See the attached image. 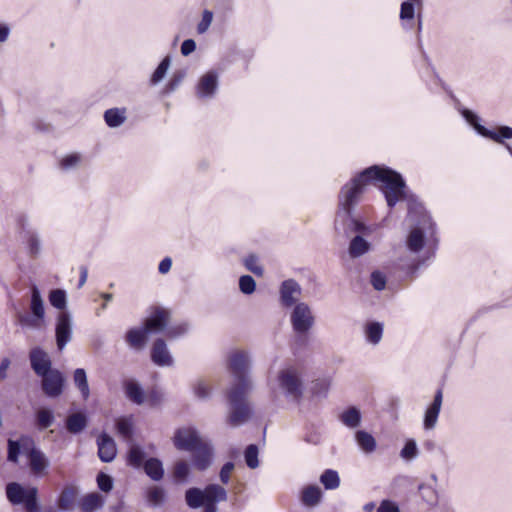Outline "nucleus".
<instances>
[{"label": "nucleus", "mask_w": 512, "mask_h": 512, "mask_svg": "<svg viewBox=\"0 0 512 512\" xmlns=\"http://www.w3.org/2000/svg\"><path fill=\"white\" fill-rule=\"evenodd\" d=\"M368 183H380L379 189L389 208H393L401 199L408 201L409 209H412V205L416 203L415 196L407 195L406 183L400 173L380 165L365 168L342 187L339 195L340 208L336 215L335 228L338 229V223L342 221L344 233L347 236L351 232L365 234L370 231L366 224L352 216L353 207Z\"/></svg>", "instance_id": "1"}, {"label": "nucleus", "mask_w": 512, "mask_h": 512, "mask_svg": "<svg viewBox=\"0 0 512 512\" xmlns=\"http://www.w3.org/2000/svg\"><path fill=\"white\" fill-rule=\"evenodd\" d=\"M250 358L247 352L238 350L230 354L228 369L234 382L226 390L225 397L229 407L227 423L231 427H239L253 416V408L247 397L253 389L250 377Z\"/></svg>", "instance_id": "2"}, {"label": "nucleus", "mask_w": 512, "mask_h": 512, "mask_svg": "<svg viewBox=\"0 0 512 512\" xmlns=\"http://www.w3.org/2000/svg\"><path fill=\"white\" fill-rule=\"evenodd\" d=\"M6 496L12 505H21L25 512H42L35 486L25 487L18 482H10L6 485Z\"/></svg>", "instance_id": "3"}, {"label": "nucleus", "mask_w": 512, "mask_h": 512, "mask_svg": "<svg viewBox=\"0 0 512 512\" xmlns=\"http://www.w3.org/2000/svg\"><path fill=\"white\" fill-rule=\"evenodd\" d=\"M461 114L482 137L488 138L496 143H504V140L512 139V127L510 126L501 125L497 130H491L480 123L479 116L473 111L464 108Z\"/></svg>", "instance_id": "4"}, {"label": "nucleus", "mask_w": 512, "mask_h": 512, "mask_svg": "<svg viewBox=\"0 0 512 512\" xmlns=\"http://www.w3.org/2000/svg\"><path fill=\"white\" fill-rule=\"evenodd\" d=\"M277 381L279 387L287 398L299 401L303 396V382L294 368L282 369L278 372Z\"/></svg>", "instance_id": "5"}, {"label": "nucleus", "mask_w": 512, "mask_h": 512, "mask_svg": "<svg viewBox=\"0 0 512 512\" xmlns=\"http://www.w3.org/2000/svg\"><path fill=\"white\" fill-rule=\"evenodd\" d=\"M16 223L23 243L25 244L28 256L31 259H37L42 251V243L39 233L27 228L28 217L23 213L16 216Z\"/></svg>", "instance_id": "6"}, {"label": "nucleus", "mask_w": 512, "mask_h": 512, "mask_svg": "<svg viewBox=\"0 0 512 512\" xmlns=\"http://www.w3.org/2000/svg\"><path fill=\"white\" fill-rule=\"evenodd\" d=\"M45 309L44 301L37 285L31 286V298H30V314L20 315L19 321L21 325L28 326L31 328H39L41 323L44 321Z\"/></svg>", "instance_id": "7"}, {"label": "nucleus", "mask_w": 512, "mask_h": 512, "mask_svg": "<svg viewBox=\"0 0 512 512\" xmlns=\"http://www.w3.org/2000/svg\"><path fill=\"white\" fill-rule=\"evenodd\" d=\"M290 321L295 333L307 334L315 323L311 308L305 302L297 303L290 315Z\"/></svg>", "instance_id": "8"}, {"label": "nucleus", "mask_w": 512, "mask_h": 512, "mask_svg": "<svg viewBox=\"0 0 512 512\" xmlns=\"http://www.w3.org/2000/svg\"><path fill=\"white\" fill-rule=\"evenodd\" d=\"M219 484H208L204 489L191 487L185 491V502L191 509L201 508L204 503L211 497L222 496L218 494Z\"/></svg>", "instance_id": "9"}, {"label": "nucleus", "mask_w": 512, "mask_h": 512, "mask_svg": "<svg viewBox=\"0 0 512 512\" xmlns=\"http://www.w3.org/2000/svg\"><path fill=\"white\" fill-rule=\"evenodd\" d=\"M173 444L177 450L192 451L203 440L195 427H180L175 430L172 438Z\"/></svg>", "instance_id": "10"}, {"label": "nucleus", "mask_w": 512, "mask_h": 512, "mask_svg": "<svg viewBox=\"0 0 512 512\" xmlns=\"http://www.w3.org/2000/svg\"><path fill=\"white\" fill-rule=\"evenodd\" d=\"M72 318L68 311L58 314L55 326V340L59 351H62L72 339Z\"/></svg>", "instance_id": "11"}, {"label": "nucleus", "mask_w": 512, "mask_h": 512, "mask_svg": "<svg viewBox=\"0 0 512 512\" xmlns=\"http://www.w3.org/2000/svg\"><path fill=\"white\" fill-rule=\"evenodd\" d=\"M40 378L41 389L47 397L57 398L63 393L66 379L60 370L54 369Z\"/></svg>", "instance_id": "12"}, {"label": "nucleus", "mask_w": 512, "mask_h": 512, "mask_svg": "<svg viewBox=\"0 0 512 512\" xmlns=\"http://www.w3.org/2000/svg\"><path fill=\"white\" fill-rule=\"evenodd\" d=\"M26 458L32 475L40 478L47 474L50 461L45 453L39 447H37L35 441L30 447Z\"/></svg>", "instance_id": "13"}, {"label": "nucleus", "mask_w": 512, "mask_h": 512, "mask_svg": "<svg viewBox=\"0 0 512 512\" xmlns=\"http://www.w3.org/2000/svg\"><path fill=\"white\" fill-rule=\"evenodd\" d=\"M30 366L34 373L38 376H46L47 373L53 371L52 361L48 353L41 347H34L29 352Z\"/></svg>", "instance_id": "14"}, {"label": "nucleus", "mask_w": 512, "mask_h": 512, "mask_svg": "<svg viewBox=\"0 0 512 512\" xmlns=\"http://www.w3.org/2000/svg\"><path fill=\"white\" fill-rule=\"evenodd\" d=\"M34 439L29 435H21L17 439H8L7 441V461L13 464L19 462L20 455H27Z\"/></svg>", "instance_id": "15"}, {"label": "nucleus", "mask_w": 512, "mask_h": 512, "mask_svg": "<svg viewBox=\"0 0 512 512\" xmlns=\"http://www.w3.org/2000/svg\"><path fill=\"white\" fill-rule=\"evenodd\" d=\"M302 288L300 284L294 279L284 280L280 284L279 294L280 302L283 307L289 308L295 306L298 298L301 296Z\"/></svg>", "instance_id": "16"}, {"label": "nucleus", "mask_w": 512, "mask_h": 512, "mask_svg": "<svg viewBox=\"0 0 512 512\" xmlns=\"http://www.w3.org/2000/svg\"><path fill=\"white\" fill-rule=\"evenodd\" d=\"M170 314L162 307H155L153 312L144 321V328L148 330L149 334L160 333L167 327Z\"/></svg>", "instance_id": "17"}, {"label": "nucleus", "mask_w": 512, "mask_h": 512, "mask_svg": "<svg viewBox=\"0 0 512 512\" xmlns=\"http://www.w3.org/2000/svg\"><path fill=\"white\" fill-rule=\"evenodd\" d=\"M191 452L193 453L192 463L197 470L205 471L211 466L213 459V448L209 443L202 441Z\"/></svg>", "instance_id": "18"}, {"label": "nucleus", "mask_w": 512, "mask_h": 512, "mask_svg": "<svg viewBox=\"0 0 512 512\" xmlns=\"http://www.w3.org/2000/svg\"><path fill=\"white\" fill-rule=\"evenodd\" d=\"M98 456L104 463L112 462L117 455V447L114 439L107 434L102 432L97 437Z\"/></svg>", "instance_id": "19"}, {"label": "nucleus", "mask_w": 512, "mask_h": 512, "mask_svg": "<svg viewBox=\"0 0 512 512\" xmlns=\"http://www.w3.org/2000/svg\"><path fill=\"white\" fill-rule=\"evenodd\" d=\"M442 401L443 392L442 389L439 388L434 395L432 403L428 406L424 414L423 425L426 430H431L435 427L441 410Z\"/></svg>", "instance_id": "20"}, {"label": "nucleus", "mask_w": 512, "mask_h": 512, "mask_svg": "<svg viewBox=\"0 0 512 512\" xmlns=\"http://www.w3.org/2000/svg\"><path fill=\"white\" fill-rule=\"evenodd\" d=\"M218 87V75L215 71H208L203 75L197 85V95L200 98L212 97Z\"/></svg>", "instance_id": "21"}, {"label": "nucleus", "mask_w": 512, "mask_h": 512, "mask_svg": "<svg viewBox=\"0 0 512 512\" xmlns=\"http://www.w3.org/2000/svg\"><path fill=\"white\" fill-rule=\"evenodd\" d=\"M151 359L156 365L161 367L171 366L173 364V359L164 339L157 338L154 341L151 349Z\"/></svg>", "instance_id": "22"}, {"label": "nucleus", "mask_w": 512, "mask_h": 512, "mask_svg": "<svg viewBox=\"0 0 512 512\" xmlns=\"http://www.w3.org/2000/svg\"><path fill=\"white\" fill-rule=\"evenodd\" d=\"M148 458L145 449L140 444L135 442L129 443L126 453V463L128 466L134 469H141Z\"/></svg>", "instance_id": "23"}, {"label": "nucleus", "mask_w": 512, "mask_h": 512, "mask_svg": "<svg viewBox=\"0 0 512 512\" xmlns=\"http://www.w3.org/2000/svg\"><path fill=\"white\" fill-rule=\"evenodd\" d=\"M89 418L85 412H76L67 416L65 420L66 430L74 435L84 431L88 426Z\"/></svg>", "instance_id": "24"}, {"label": "nucleus", "mask_w": 512, "mask_h": 512, "mask_svg": "<svg viewBox=\"0 0 512 512\" xmlns=\"http://www.w3.org/2000/svg\"><path fill=\"white\" fill-rule=\"evenodd\" d=\"M115 429L117 434L122 437L128 444L134 442L135 433L134 422L132 416H121L115 420Z\"/></svg>", "instance_id": "25"}, {"label": "nucleus", "mask_w": 512, "mask_h": 512, "mask_svg": "<svg viewBox=\"0 0 512 512\" xmlns=\"http://www.w3.org/2000/svg\"><path fill=\"white\" fill-rule=\"evenodd\" d=\"M141 469L155 482L161 481L165 474L163 462L157 457H149Z\"/></svg>", "instance_id": "26"}, {"label": "nucleus", "mask_w": 512, "mask_h": 512, "mask_svg": "<svg viewBox=\"0 0 512 512\" xmlns=\"http://www.w3.org/2000/svg\"><path fill=\"white\" fill-rule=\"evenodd\" d=\"M339 420L349 429H356L361 425L362 413L356 406H349L340 415Z\"/></svg>", "instance_id": "27"}, {"label": "nucleus", "mask_w": 512, "mask_h": 512, "mask_svg": "<svg viewBox=\"0 0 512 512\" xmlns=\"http://www.w3.org/2000/svg\"><path fill=\"white\" fill-rule=\"evenodd\" d=\"M124 390L126 397L137 405H141L145 401V392L142 386L135 380H126L124 382Z\"/></svg>", "instance_id": "28"}, {"label": "nucleus", "mask_w": 512, "mask_h": 512, "mask_svg": "<svg viewBox=\"0 0 512 512\" xmlns=\"http://www.w3.org/2000/svg\"><path fill=\"white\" fill-rule=\"evenodd\" d=\"M426 243V235L421 227L413 228L407 237V248L410 252H420Z\"/></svg>", "instance_id": "29"}, {"label": "nucleus", "mask_w": 512, "mask_h": 512, "mask_svg": "<svg viewBox=\"0 0 512 512\" xmlns=\"http://www.w3.org/2000/svg\"><path fill=\"white\" fill-rule=\"evenodd\" d=\"M145 498L150 507L158 508L164 505L167 495L162 486L153 485L147 488Z\"/></svg>", "instance_id": "30"}, {"label": "nucleus", "mask_w": 512, "mask_h": 512, "mask_svg": "<svg viewBox=\"0 0 512 512\" xmlns=\"http://www.w3.org/2000/svg\"><path fill=\"white\" fill-rule=\"evenodd\" d=\"M323 493L319 486L308 485L302 489L301 502L306 507L318 505L322 499Z\"/></svg>", "instance_id": "31"}, {"label": "nucleus", "mask_w": 512, "mask_h": 512, "mask_svg": "<svg viewBox=\"0 0 512 512\" xmlns=\"http://www.w3.org/2000/svg\"><path fill=\"white\" fill-rule=\"evenodd\" d=\"M148 330L144 326L131 328L126 332L125 340L133 348H142L148 340Z\"/></svg>", "instance_id": "32"}, {"label": "nucleus", "mask_w": 512, "mask_h": 512, "mask_svg": "<svg viewBox=\"0 0 512 512\" xmlns=\"http://www.w3.org/2000/svg\"><path fill=\"white\" fill-rule=\"evenodd\" d=\"M355 441L359 448L366 454L373 453L377 448V442L374 436L365 430H357L355 432Z\"/></svg>", "instance_id": "33"}, {"label": "nucleus", "mask_w": 512, "mask_h": 512, "mask_svg": "<svg viewBox=\"0 0 512 512\" xmlns=\"http://www.w3.org/2000/svg\"><path fill=\"white\" fill-rule=\"evenodd\" d=\"M371 249V244L366 239H364L361 235L354 236L348 247V253L351 258H359L369 252Z\"/></svg>", "instance_id": "34"}, {"label": "nucleus", "mask_w": 512, "mask_h": 512, "mask_svg": "<svg viewBox=\"0 0 512 512\" xmlns=\"http://www.w3.org/2000/svg\"><path fill=\"white\" fill-rule=\"evenodd\" d=\"M104 505V498L99 493H89L85 495L80 503L82 512H95Z\"/></svg>", "instance_id": "35"}, {"label": "nucleus", "mask_w": 512, "mask_h": 512, "mask_svg": "<svg viewBox=\"0 0 512 512\" xmlns=\"http://www.w3.org/2000/svg\"><path fill=\"white\" fill-rule=\"evenodd\" d=\"M125 108H110L104 112V120L108 127H120L126 120Z\"/></svg>", "instance_id": "36"}, {"label": "nucleus", "mask_w": 512, "mask_h": 512, "mask_svg": "<svg viewBox=\"0 0 512 512\" xmlns=\"http://www.w3.org/2000/svg\"><path fill=\"white\" fill-rule=\"evenodd\" d=\"M55 421L54 412L50 408H40L35 413V422L39 430H45L53 425Z\"/></svg>", "instance_id": "37"}, {"label": "nucleus", "mask_w": 512, "mask_h": 512, "mask_svg": "<svg viewBox=\"0 0 512 512\" xmlns=\"http://www.w3.org/2000/svg\"><path fill=\"white\" fill-rule=\"evenodd\" d=\"M75 386L79 389L84 400H87L90 395L89 384L87 380V373L83 368H77L73 374Z\"/></svg>", "instance_id": "38"}, {"label": "nucleus", "mask_w": 512, "mask_h": 512, "mask_svg": "<svg viewBox=\"0 0 512 512\" xmlns=\"http://www.w3.org/2000/svg\"><path fill=\"white\" fill-rule=\"evenodd\" d=\"M172 476L175 483H186L190 476L189 464L185 460L177 461L173 466Z\"/></svg>", "instance_id": "39"}, {"label": "nucleus", "mask_w": 512, "mask_h": 512, "mask_svg": "<svg viewBox=\"0 0 512 512\" xmlns=\"http://www.w3.org/2000/svg\"><path fill=\"white\" fill-rule=\"evenodd\" d=\"M75 495L76 492L73 487H64L57 499L58 507L63 511L71 510L75 501Z\"/></svg>", "instance_id": "40"}, {"label": "nucleus", "mask_w": 512, "mask_h": 512, "mask_svg": "<svg viewBox=\"0 0 512 512\" xmlns=\"http://www.w3.org/2000/svg\"><path fill=\"white\" fill-rule=\"evenodd\" d=\"M365 335L368 342L372 344L379 343L383 335V324L377 321L367 323Z\"/></svg>", "instance_id": "41"}, {"label": "nucleus", "mask_w": 512, "mask_h": 512, "mask_svg": "<svg viewBox=\"0 0 512 512\" xmlns=\"http://www.w3.org/2000/svg\"><path fill=\"white\" fill-rule=\"evenodd\" d=\"M320 483L326 490H334L340 485V477L336 470L326 469L320 476Z\"/></svg>", "instance_id": "42"}, {"label": "nucleus", "mask_w": 512, "mask_h": 512, "mask_svg": "<svg viewBox=\"0 0 512 512\" xmlns=\"http://www.w3.org/2000/svg\"><path fill=\"white\" fill-rule=\"evenodd\" d=\"M49 302L50 304L62 311H65L67 306V294L63 289H52L49 293Z\"/></svg>", "instance_id": "43"}, {"label": "nucleus", "mask_w": 512, "mask_h": 512, "mask_svg": "<svg viewBox=\"0 0 512 512\" xmlns=\"http://www.w3.org/2000/svg\"><path fill=\"white\" fill-rule=\"evenodd\" d=\"M170 64H171V58L169 56L164 57L160 61V63L158 64L157 68L155 69V71L153 72V74L151 76V79H150L151 85H156L164 79V77L167 74V71L170 67Z\"/></svg>", "instance_id": "44"}, {"label": "nucleus", "mask_w": 512, "mask_h": 512, "mask_svg": "<svg viewBox=\"0 0 512 512\" xmlns=\"http://www.w3.org/2000/svg\"><path fill=\"white\" fill-rule=\"evenodd\" d=\"M259 448L256 444H249L244 450V460L250 469H256L259 466Z\"/></svg>", "instance_id": "45"}, {"label": "nucleus", "mask_w": 512, "mask_h": 512, "mask_svg": "<svg viewBox=\"0 0 512 512\" xmlns=\"http://www.w3.org/2000/svg\"><path fill=\"white\" fill-rule=\"evenodd\" d=\"M219 491L220 492L218 494H221L222 496L217 495V497L215 498L210 496V498L202 506L204 508L203 512H217V503L227 500V491L225 490V488L220 486Z\"/></svg>", "instance_id": "46"}, {"label": "nucleus", "mask_w": 512, "mask_h": 512, "mask_svg": "<svg viewBox=\"0 0 512 512\" xmlns=\"http://www.w3.org/2000/svg\"><path fill=\"white\" fill-rule=\"evenodd\" d=\"M185 71L184 70H177L174 72L166 86L164 87L163 93L164 94H170L174 92L182 83L183 79L185 78Z\"/></svg>", "instance_id": "47"}, {"label": "nucleus", "mask_w": 512, "mask_h": 512, "mask_svg": "<svg viewBox=\"0 0 512 512\" xmlns=\"http://www.w3.org/2000/svg\"><path fill=\"white\" fill-rule=\"evenodd\" d=\"M418 455L417 443L414 439H408L400 451V456L405 460H412Z\"/></svg>", "instance_id": "48"}, {"label": "nucleus", "mask_w": 512, "mask_h": 512, "mask_svg": "<svg viewBox=\"0 0 512 512\" xmlns=\"http://www.w3.org/2000/svg\"><path fill=\"white\" fill-rule=\"evenodd\" d=\"M239 289L245 295H251L256 290V281L251 275H242L239 278Z\"/></svg>", "instance_id": "49"}, {"label": "nucleus", "mask_w": 512, "mask_h": 512, "mask_svg": "<svg viewBox=\"0 0 512 512\" xmlns=\"http://www.w3.org/2000/svg\"><path fill=\"white\" fill-rule=\"evenodd\" d=\"M96 482L98 485V488L103 492H110L113 489L114 486V479L111 475L99 472L96 476Z\"/></svg>", "instance_id": "50"}, {"label": "nucleus", "mask_w": 512, "mask_h": 512, "mask_svg": "<svg viewBox=\"0 0 512 512\" xmlns=\"http://www.w3.org/2000/svg\"><path fill=\"white\" fill-rule=\"evenodd\" d=\"M370 282L375 290L382 291L386 287L387 279L384 273L375 270L371 273Z\"/></svg>", "instance_id": "51"}, {"label": "nucleus", "mask_w": 512, "mask_h": 512, "mask_svg": "<svg viewBox=\"0 0 512 512\" xmlns=\"http://www.w3.org/2000/svg\"><path fill=\"white\" fill-rule=\"evenodd\" d=\"M189 330V325L187 323H181L178 325L166 327V336L170 339H175L185 335Z\"/></svg>", "instance_id": "52"}, {"label": "nucleus", "mask_w": 512, "mask_h": 512, "mask_svg": "<svg viewBox=\"0 0 512 512\" xmlns=\"http://www.w3.org/2000/svg\"><path fill=\"white\" fill-rule=\"evenodd\" d=\"M193 391H194V394L195 396L199 399V400H207L210 398V394H211V389L209 386H207L205 384L204 381L202 380H198L194 385H193Z\"/></svg>", "instance_id": "53"}, {"label": "nucleus", "mask_w": 512, "mask_h": 512, "mask_svg": "<svg viewBox=\"0 0 512 512\" xmlns=\"http://www.w3.org/2000/svg\"><path fill=\"white\" fill-rule=\"evenodd\" d=\"M415 2L404 1L400 8L401 20H412L415 16Z\"/></svg>", "instance_id": "54"}, {"label": "nucleus", "mask_w": 512, "mask_h": 512, "mask_svg": "<svg viewBox=\"0 0 512 512\" xmlns=\"http://www.w3.org/2000/svg\"><path fill=\"white\" fill-rule=\"evenodd\" d=\"M80 160H81V157L79 154H77V153L68 154L65 157H63L62 160L60 161V167L63 170H69V169L75 167L80 162Z\"/></svg>", "instance_id": "55"}, {"label": "nucleus", "mask_w": 512, "mask_h": 512, "mask_svg": "<svg viewBox=\"0 0 512 512\" xmlns=\"http://www.w3.org/2000/svg\"><path fill=\"white\" fill-rule=\"evenodd\" d=\"M256 262H257V257L255 255H249L245 259L244 264H245V267L249 271H251L252 273H254L257 276H262L263 275V268L261 266L256 265Z\"/></svg>", "instance_id": "56"}, {"label": "nucleus", "mask_w": 512, "mask_h": 512, "mask_svg": "<svg viewBox=\"0 0 512 512\" xmlns=\"http://www.w3.org/2000/svg\"><path fill=\"white\" fill-rule=\"evenodd\" d=\"M377 512H401L399 505L392 500L384 499L380 502Z\"/></svg>", "instance_id": "57"}, {"label": "nucleus", "mask_w": 512, "mask_h": 512, "mask_svg": "<svg viewBox=\"0 0 512 512\" xmlns=\"http://www.w3.org/2000/svg\"><path fill=\"white\" fill-rule=\"evenodd\" d=\"M213 19V13L209 10H204L202 20L197 26L198 33L202 34L207 31Z\"/></svg>", "instance_id": "58"}, {"label": "nucleus", "mask_w": 512, "mask_h": 512, "mask_svg": "<svg viewBox=\"0 0 512 512\" xmlns=\"http://www.w3.org/2000/svg\"><path fill=\"white\" fill-rule=\"evenodd\" d=\"M235 465L233 462L231 461H228L226 462L222 467H221V470H220V473H219V478H220V481L223 483V484H227L230 480V473L232 472V470L234 469Z\"/></svg>", "instance_id": "59"}, {"label": "nucleus", "mask_w": 512, "mask_h": 512, "mask_svg": "<svg viewBox=\"0 0 512 512\" xmlns=\"http://www.w3.org/2000/svg\"><path fill=\"white\" fill-rule=\"evenodd\" d=\"M322 437L320 432L313 430L309 431L304 436V441L308 444L318 445L321 443Z\"/></svg>", "instance_id": "60"}, {"label": "nucleus", "mask_w": 512, "mask_h": 512, "mask_svg": "<svg viewBox=\"0 0 512 512\" xmlns=\"http://www.w3.org/2000/svg\"><path fill=\"white\" fill-rule=\"evenodd\" d=\"M196 49V42L193 39H186L181 44V53L183 56H188Z\"/></svg>", "instance_id": "61"}, {"label": "nucleus", "mask_w": 512, "mask_h": 512, "mask_svg": "<svg viewBox=\"0 0 512 512\" xmlns=\"http://www.w3.org/2000/svg\"><path fill=\"white\" fill-rule=\"evenodd\" d=\"M171 266H172L171 258L170 257H165L164 259H162L160 261V263L158 265V271L161 274H166L167 272L170 271Z\"/></svg>", "instance_id": "62"}, {"label": "nucleus", "mask_w": 512, "mask_h": 512, "mask_svg": "<svg viewBox=\"0 0 512 512\" xmlns=\"http://www.w3.org/2000/svg\"><path fill=\"white\" fill-rule=\"evenodd\" d=\"M296 336H295V346L297 348H302V347H305L308 343V337H307V334H300V333H295Z\"/></svg>", "instance_id": "63"}, {"label": "nucleus", "mask_w": 512, "mask_h": 512, "mask_svg": "<svg viewBox=\"0 0 512 512\" xmlns=\"http://www.w3.org/2000/svg\"><path fill=\"white\" fill-rule=\"evenodd\" d=\"M87 276H88V269L86 266H81L80 267V278H79V282H78V287H82L86 281H87Z\"/></svg>", "instance_id": "64"}]
</instances>
